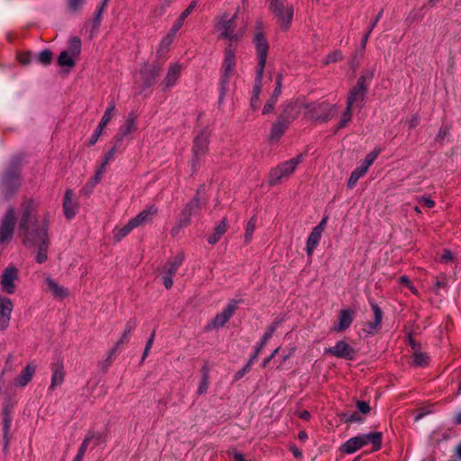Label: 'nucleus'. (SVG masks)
I'll use <instances>...</instances> for the list:
<instances>
[{
  "label": "nucleus",
  "instance_id": "f257e3e1",
  "mask_svg": "<svg viewBox=\"0 0 461 461\" xmlns=\"http://www.w3.org/2000/svg\"><path fill=\"white\" fill-rule=\"evenodd\" d=\"M40 203L29 198L21 203L18 229L23 236V242L27 248H35V261L42 264L48 259L49 249V217L48 212L40 213Z\"/></svg>",
  "mask_w": 461,
  "mask_h": 461
},
{
  "label": "nucleus",
  "instance_id": "f03ea898",
  "mask_svg": "<svg viewBox=\"0 0 461 461\" xmlns=\"http://www.w3.org/2000/svg\"><path fill=\"white\" fill-rule=\"evenodd\" d=\"M236 18V14L231 17L223 14L217 20L214 26L215 32H219V37L228 41L230 45L238 41L244 35L247 29L246 25L237 28L235 24Z\"/></svg>",
  "mask_w": 461,
  "mask_h": 461
},
{
  "label": "nucleus",
  "instance_id": "7ed1b4c3",
  "mask_svg": "<svg viewBox=\"0 0 461 461\" xmlns=\"http://www.w3.org/2000/svg\"><path fill=\"white\" fill-rule=\"evenodd\" d=\"M368 444L373 445V450H379L382 445V433L370 432L350 438L341 446L340 449L346 454H353Z\"/></svg>",
  "mask_w": 461,
  "mask_h": 461
},
{
  "label": "nucleus",
  "instance_id": "20e7f679",
  "mask_svg": "<svg viewBox=\"0 0 461 461\" xmlns=\"http://www.w3.org/2000/svg\"><path fill=\"white\" fill-rule=\"evenodd\" d=\"M269 9L279 26L285 31L288 30L294 18V6L287 0H270Z\"/></svg>",
  "mask_w": 461,
  "mask_h": 461
},
{
  "label": "nucleus",
  "instance_id": "39448f33",
  "mask_svg": "<svg viewBox=\"0 0 461 461\" xmlns=\"http://www.w3.org/2000/svg\"><path fill=\"white\" fill-rule=\"evenodd\" d=\"M303 159V155L300 154L273 167L269 172V185H276L282 180L289 178L290 176L295 171L297 166L302 163Z\"/></svg>",
  "mask_w": 461,
  "mask_h": 461
},
{
  "label": "nucleus",
  "instance_id": "423d86ee",
  "mask_svg": "<svg viewBox=\"0 0 461 461\" xmlns=\"http://www.w3.org/2000/svg\"><path fill=\"white\" fill-rule=\"evenodd\" d=\"M296 116L297 105L292 103L287 104L279 120L274 123L270 133V139L273 140H278L287 129L288 124L294 121Z\"/></svg>",
  "mask_w": 461,
  "mask_h": 461
},
{
  "label": "nucleus",
  "instance_id": "0eeeda50",
  "mask_svg": "<svg viewBox=\"0 0 461 461\" xmlns=\"http://www.w3.org/2000/svg\"><path fill=\"white\" fill-rule=\"evenodd\" d=\"M373 77L374 72L367 71L357 79V85L350 90L348 94L347 99V106L352 108L354 104L362 103L364 101L368 84Z\"/></svg>",
  "mask_w": 461,
  "mask_h": 461
},
{
  "label": "nucleus",
  "instance_id": "6e6552de",
  "mask_svg": "<svg viewBox=\"0 0 461 461\" xmlns=\"http://www.w3.org/2000/svg\"><path fill=\"white\" fill-rule=\"evenodd\" d=\"M210 131L208 130H203L197 134L194 140L193 145V167L199 162L200 158L206 154L209 146Z\"/></svg>",
  "mask_w": 461,
  "mask_h": 461
},
{
  "label": "nucleus",
  "instance_id": "1a4fd4ad",
  "mask_svg": "<svg viewBox=\"0 0 461 461\" xmlns=\"http://www.w3.org/2000/svg\"><path fill=\"white\" fill-rule=\"evenodd\" d=\"M15 226L14 209L9 207L0 223V244L9 241Z\"/></svg>",
  "mask_w": 461,
  "mask_h": 461
},
{
  "label": "nucleus",
  "instance_id": "9d476101",
  "mask_svg": "<svg viewBox=\"0 0 461 461\" xmlns=\"http://www.w3.org/2000/svg\"><path fill=\"white\" fill-rule=\"evenodd\" d=\"M21 185L19 172L16 169L8 170L2 179V192L6 199L10 198Z\"/></svg>",
  "mask_w": 461,
  "mask_h": 461
},
{
  "label": "nucleus",
  "instance_id": "9b49d317",
  "mask_svg": "<svg viewBox=\"0 0 461 461\" xmlns=\"http://www.w3.org/2000/svg\"><path fill=\"white\" fill-rule=\"evenodd\" d=\"M254 41L258 59V68H265L269 45L263 32L258 27L257 28Z\"/></svg>",
  "mask_w": 461,
  "mask_h": 461
},
{
  "label": "nucleus",
  "instance_id": "f8f14e48",
  "mask_svg": "<svg viewBox=\"0 0 461 461\" xmlns=\"http://www.w3.org/2000/svg\"><path fill=\"white\" fill-rule=\"evenodd\" d=\"M238 306V302L235 300L230 301L223 310L216 314L211 321L209 326L212 329H218L222 327L233 315Z\"/></svg>",
  "mask_w": 461,
  "mask_h": 461
},
{
  "label": "nucleus",
  "instance_id": "ddd939ff",
  "mask_svg": "<svg viewBox=\"0 0 461 461\" xmlns=\"http://www.w3.org/2000/svg\"><path fill=\"white\" fill-rule=\"evenodd\" d=\"M201 208V201L198 196H194L188 203L185 204V208L179 216V225L185 227L190 223L191 217L194 215Z\"/></svg>",
  "mask_w": 461,
  "mask_h": 461
},
{
  "label": "nucleus",
  "instance_id": "4468645a",
  "mask_svg": "<svg viewBox=\"0 0 461 461\" xmlns=\"http://www.w3.org/2000/svg\"><path fill=\"white\" fill-rule=\"evenodd\" d=\"M18 278V270L14 267H6L1 278L2 290L6 294H13L15 292V280Z\"/></svg>",
  "mask_w": 461,
  "mask_h": 461
},
{
  "label": "nucleus",
  "instance_id": "2eb2a0df",
  "mask_svg": "<svg viewBox=\"0 0 461 461\" xmlns=\"http://www.w3.org/2000/svg\"><path fill=\"white\" fill-rule=\"evenodd\" d=\"M183 68V64L179 62H173L169 64L163 81L164 89H170L177 84V81L182 75Z\"/></svg>",
  "mask_w": 461,
  "mask_h": 461
},
{
  "label": "nucleus",
  "instance_id": "dca6fc26",
  "mask_svg": "<svg viewBox=\"0 0 461 461\" xmlns=\"http://www.w3.org/2000/svg\"><path fill=\"white\" fill-rule=\"evenodd\" d=\"M326 354L336 357L351 360L354 357V349L344 340L338 341L335 346L325 348Z\"/></svg>",
  "mask_w": 461,
  "mask_h": 461
},
{
  "label": "nucleus",
  "instance_id": "f3484780",
  "mask_svg": "<svg viewBox=\"0 0 461 461\" xmlns=\"http://www.w3.org/2000/svg\"><path fill=\"white\" fill-rule=\"evenodd\" d=\"M158 209L156 205L151 204L141 211L137 216L131 219L132 225L136 228L146 225L151 222L157 215Z\"/></svg>",
  "mask_w": 461,
  "mask_h": 461
},
{
  "label": "nucleus",
  "instance_id": "a211bd4d",
  "mask_svg": "<svg viewBox=\"0 0 461 461\" xmlns=\"http://www.w3.org/2000/svg\"><path fill=\"white\" fill-rule=\"evenodd\" d=\"M14 304L11 299L0 295V330H5L11 319Z\"/></svg>",
  "mask_w": 461,
  "mask_h": 461
},
{
  "label": "nucleus",
  "instance_id": "6ab92c4d",
  "mask_svg": "<svg viewBox=\"0 0 461 461\" xmlns=\"http://www.w3.org/2000/svg\"><path fill=\"white\" fill-rule=\"evenodd\" d=\"M265 68H257L255 84L252 90V95L250 99L251 107L256 110L260 105L259 96L262 90L263 73Z\"/></svg>",
  "mask_w": 461,
  "mask_h": 461
},
{
  "label": "nucleus",
  "instance_id": "aec40b11",
  "mask_svg": "<svg viewBox=\"0 0 461 461\" xmlns=\"http://www.w3.org/2000/svg\"><path fill=\"white\" fill-rule=\"evenodd\" d=\"M51 371L52 376L49 389L54 391L58 386L61 385L64 381L65 373L63 363L60 360L53 362L51 364Z\"/></svg>",
  "mask_w": 461,
  "mask_h": 461
},
{
  "label": "nucleus",
  "instance_id": "412c9836",
  "mask_svg": "<svg viewBox=\"0 0 461 461\" xmlns=\"http://www.w3.org/2000/svg\"><path fill=\"white\" fill-rule=\"evenodd\" d=\"M354 319V312L342 310L339 312L338 323L331 328L332 331L341 332L350 327Z\"/></svg>",
  "mask_w": 461,
  "mask_h": 461
},
{
  "label": "nucleus",
  "instance_id": "4be33fe9",
  "mask_svg": "<svg viewBox=\"0 0 461 461\" xmlns=\"http://www.w3.org/2000/svg\"><path fill=\"white\" fill-rule=\"evenodd\" d=\"M136 327L137 321L135 319H131L126 322L121 337L115 342L113 348L111 350V354H114L122 345L127 344L129 342L131 334L136 329Z\"/></svg>",
  "mask_w": 461,
  "mask_h": 461
},
{
  "label": "nucleus",
  "instance_id": "5701e85b",
  "mask_svg": "<svg viewBox=\"0 0 461 461\" xmlns=\"http://www.w3.org/2000/svg\"><path fill=\"white\" fill-rule=\"evenodd\" d=\"M371 306L375 315L374 321L366 325L364 331L369 335H374L381 327L383 312L377 304L372 303Z\"/></svg>",
  "mask_w": 461,
  "mask_h": 461
},
{
  "label": "nucleus",
  "instance_id": "b1692460",
  "mask_svg": "<svg viewBox=\"0 0 461 461\" xmlns=\"http://www.w3.org/2000/svg\"><path fill=\"white\" fill-rule=\"evenodd\" d=\"M45 281L54 298L62 300L68 295L67 288L59 285L55 279L47 276Z\"/></svg>",
  "mask_w": 461,
  "mask_h": 461
},
{
  "label": "nucleus",
  "instance_id": "393cba45",
  "mask_svg": "<svg viewBox=\"0 0 461 461\" xmlns=\"http://www.w3.org/2000/svg\"><path fill=\"white\" fill-rule=\"evenodd\" d=\"M36 371V366L28 364L15 380V385L24 387L33 377Z\"/></svg>",
  "mask_w": 461,
  "mask_h": 461
},
{
  "label": "nucleus",
  "instance_id": "a878e982",
  "mask_svg": "<svg viewBox=\"0 0 461 461\" xmlns=\"http://www.w3.org/2000/svg\"><path fill=\"white\" fill-rule=\"evenodd\" d=\"M63 211L68 219H72L77 213V205L73 203V192L67 190L63 199Z\"/></svg>",
  "mask_w": 461,
  "mask_h": 461
},
{
  "label": "nucleus",
  "instance_id": "bb28decb",
  "mask_svg": "<svg viewBox=\"0 0 461 461\" xmlns=\"http://www.w3.org/2000/svg\"><path fill=\"white\" fill-rule=\"evenodd\" d=\"M237 60L236 55L233 50L228 48L225 50V57L222 62L221 72H225L227 74H234L236 68Z\"/></svg>",
  "mask_w": 461,
  "mask_h": 461
},
{
  "label": "nucleus",
  "instance_id": "cd10ccee",
  "mask_svg": "<svg viewBox=\"0 0 461 461\" xmlns=\"http://www.w3.org/2000/svg\"><path fill=\"white\" fill-rule=\"evenodd\" d=\"M322 232L312 229V232L308 236L307 241H306V253L308 257H312L313 254V251L317 245L319 244L321 239Z\"/></svg>",
  "mask_w": 461,
  "mask_h": 461
},
{
  "label": "nucleus",
  "instance_id": "c85d7f7f",
  "mask_svg": "<svg viewBox=\"0 0 461 461\" xmlns=\"http://www.w3.org/2000/svg\"><path fill=\"white\" fill-rule=\"evenodd\" d=\"M135 130L136 117L134 116L133 113H131L127 117L124 125L121 127L117 140L121 141L125 136H127Z\"/></svg>",
  "mask_w": 461,
  "mask_h": 461
},
{
  "label": "nucleus",
  "instance_id": "c756f323",
  "mask_svg": "<svg viewBox=\"0 0 461 461\" xmlns=\"http://www.w3.org/2000/svg\"><path fill=\"white\" fill-rule=\"evenodd\" d=\"M227 230V221L223 219L218 226L214 229L213 232L208 237V243L211 245L216 244L221 236Z\"/></svg>",
  "mask_w": 461,
  "mask_h": 461
},
{
  "label": "nucleus",
  "instance_id": "7c9ffc66",
  "mask_svg": "<svg viewBox=\"0 0 461 461\" xmlns=\"http://www.w3.org/2000/svg\"><path fill=\"white\" fill-rule=\"evenodd\" d=\"M176 36L169 32L161 39L158 50L157 54L159 57L164 56L169 50V47L174 42Z\"/></svg>",
  "mask_w": 461,
  "mask_h": 461
},
{
  "label": "nucleus",
  "instance_id": "2f4dec72",
  "mask_svg": "<svg viewBox=\"0 0 461 461\" xmlns=\"http://www.w3.org/2000/svg\"><path fill=\"white\" fill-rule=\"evenodd\" d=\"M184 260V255H177L173 260L169 261L164 267V273L169 276H174L176 273L177 269L181 266Z\"/></svg>",
  "mask_w": 461,
  "mask_h": 461
},
{
  "label": "nucleus",
  "instance_id": "473e14b6",
  "mask_svg": "<svg viewBox=\"0 0 461 461\" xmlns=\"http://www.w3.org/2000/svg\"><path fill=\"white\" fill-rule=\"evenodd\" d=\"M135 227L132 225L131 221L124 225L123 227H115L113 231V240L115 241H121L124 237H126L131 231H132Z\"/></svg>",
  "mask_w": 461,
  "mask_h": 461
},
{
  "label": "nucleus",
  "instance_id": "72a5a7b5",
  "mask_svg": "<svg viewBox=\"0 0 461 461\" xmlns=\"http://www.w3.org/2000/svg\"><path fill=\"white\" fill-rule=\"evenodd\" d=\"M232 74H227L225 72H221V79H220V97H219V103H222L223 99L225 98V95L228 91L230 79L232 77Z\"/></svg>",
  "mask_w": 461,
  "mask_h": 461
},
{
  "label": "nucleus",
  "instance_id": "f704fd0d",
  "mask_svg": "<svg viewBox=\"0 0 461 461\" xmlns=\"http://www.w3.org/2000/svg\"><path fill=\"white\" fill-rule=\"evenodd\" d=\"M367 171L362 167H358L356 169H354L349 176V179L348 181V187L352 189L357 185V181L366 175Z\"/></svg>",
  "mask_w": 461,
  "mask_h": 461
},
{
  "label": "nucleus",
  "instance_id": "c9c22d12",
  "mask_svg": "<svg viewBox=\"0 0 461 461\" xmlns=\"http://www.w3.org/2000/svg\"><path fill=\"white\" fill-rule=\"evenodd\" d=\"M276 330V324H272L271 326H269L267 330L265 331L262 339H260L258 345L257 346L256 349H257V354H259L260 351L262 350V348L267 345V341L272 338V336L274 335L275 331Z\"/></svg>",
  "mask_w": 461,
  "mask_h": 461
},
{
  "label": "nucleus",
  "instance_id": "e433bc0d",
  "mask_svg": "<svg viewBox=\"0 0 461 461\" xmlns=\"http://www.w3.org/2000/svg\"><path fill=\"white\" fill-rule=\"evenodd\" d=\"M75 57L68 50H63L59 57V64L62 67L71 68L75 65Z\"/></svg>",
  "mask_w": 461,
  "mask_h": 461
},
{
  "label": "nucleus",
  "instance_id": "4c0bfd02",
  "mask_svg": "<svg viewBox=\"0 0 461 461\" xmlns=\"http://www.w3.org/2000/svg\"><path fill=\"white\" fill-rule=\"evenodd\" d=\"M115 110V104L114 102H111L108 105V107L106 108L100 122H99V126L102 127L103 129H104V127L109 123V122L111 121L112 119V116H113V113Z\"/></svg>",
  "mask_w": 461,
  "mask_h": 461
},
{
  "label": "nucleus",
  "instance_id": "58836bf2",
  "mask_svg": "<svg viewBox=\"0 0 461 461\" xmlns=\"http://www.w3.org/2000/svg\"><path fill=\"white\" fill-rule=\"evenodd\" d=\"M380 153L381 149H375L373 151L366 155L365 160L363 161L360 167H364L367 171L368 167L374 163V161L376 159Z\"/></svg>",
  "mask_w": 461,
  "mask_h": 461
},
{
  "label": "nucleus",
  "instance_id": "ea45409f",
  "mask_svg": "<svg viewBox=\"0 0 461 461\" xmlns=\"http://www.w3.org/2000/svg\"><path fill=\"white\" fill-rule=\"evenodd\" d=\"M81 50V41L79 38L73 37L70 39L68 43V52L72 53L73 55L77 56L79 54Z\"/></svg>",
  "mask_w": 461,
  "mask_h": 461
},
{
  "label": "nucleus",
  "instance_id": "a19ab883",
  "mask_svg": "<svg viewBox=\"0 0 461 461\" xmlns=\"http://www.w3.org/2000/svg\"><path fill=\"white\" fill-rule=\"evenodd\" d=\"M429 362V357L422 352H415L413 355V364L419 366H424Z\"/></svg>",
  "mask_w": 461,
  "mask_h": 461
},
{
  "label": "nucleus",
  "instance_id": "79ce46f5",
  "mask_svg": "<svg viewBox=\"0 0 461 461\" xmlns=\"http://www.w3.org/2000/svg\"><path fill=\"white\" fill-rule=\"evenodd\" d=\"M90 438H86L84 439V441L81 443L77 456L74 457L73 461H83L84 456L86 454V451L87 449L88 444H89Z\"/></svg>",
  "mask_w": 461,
  "mask_h": 461
},
{
  "label": "nucleus",
  "instance_id": "37998d69",
  "mask_svg": "<svg viewBox=\"0 0 461 461\" xmlns=\"http://www.w3.org/2000/svg\"><path fill=\"white\" fill-rule=\"evenodd\" d=\"M115 152H116L115 147H113L109 151H107V153L104 155V157L103 158L101 165L99 166V167L101 168V171H105V168H106L107 165L109 164V162L112 159H113Z\"/></svg>",
  "mask_w": 461,
  "mask_h": 461
},
{
  "label": "nucleus",
  "instance_id": "c03bdc74",
  "mask_svg": "<svg viewBox=\"0 0 461 461\" xmlns=\"http://www.w3.org/2000/svg\"><path fill=\"white\" fill-rule=\"evenodd\" d=\"M342 58H343L342 52L339 50H336L325 57L324 63L326 65H328V64L339 61V60L342 59Z\"/></svg>",
  "mask_w": 461,
  "mask_h": 461
},
{
  "label": "nucleus",
  "instance_id": "a18cd8bd",
  "mask_svg": "<svg viewBox=\"0 0 461 461\" xmlns=\"http://www.w3.org/2000/svg\"><path fill=\"white\" fill-rule=\"evenodd\" d=\"M352 117V108L347 106L346 110L341 117V120L339 122L338 129L344 128L351 120Z\"/></svg>",
  "mask_w": 461,
  "mask_h": 461
},
{
  "label": "nucleus",
  "instance_id": "49530a36",
  "mask_svg": "<svg viewBox=\"0 0 461 461\" xmlns=\"http://www.w3.org/2000/svg\"><path fill=\"white\" fill-rule=\"evenodd\" d=\"M37 59L41 64L48 65L52 59V53L48 50H44L40 52Z\"/></svg>",
  "mask_w": 461,
  "mask_h": 461
},
{
  "label": "nucleus",
  "instance_id": "de8ad7c7",
  "mask_svg": "<svg viewBox=\"0 0 461 461\" xmlns=\"http://www.w3.org/2000/svg\"><path fill=\"white\" fill-rule=\"evenodd\" d=\"M185 18L181 15L175 21L174 24L172 25L171 29L168 31L170 33L176 36V33L178 31L182 28L185 23Z\"/></svg>",
  "mask_w": 461,
  "mask_h": 461
},
{
  "label": "nucleus",
  "instance_id": "09e8293b",
  "mask_svg": "<svg viewBox=\"0 0 461 461\" xmlns=\"http://www.w3.org/2000/svg\"><path fill=\"white\" fill-rule=\"evenodd\" d=\"M281 93H282V75H278L276 77V87H275L274 92L271 96L274 99L278 100Z\"/></svg>",
  "mask_w": 461,
  "mask_h": 461
},
{
  "label": "nucleus",
  "instance_id": "8fccbe9b",
  "mask_svg": "<svg viewBox=\"0 0 461 461\" xmlns=\"http://www.w3.org/2000/svg\"><path fill=\"white\" fill-rule=\"evenodd\" d=\"M103 131H104V129L98 125L89 139V141H88L89 146H93L97 142L98 139L103 134Z\"/></svg>",
  "mask_w": 461,
  "mask_h": 461
},
{
  "label": "nucleus",
  "instance_id": "3c124183",
  "mask_svg": "<svg viewBox=\"0 0 461 461\" xmlns=\"http://www.w3.org/2000/svg\"><path fill=\"white\" fill-rule=\"evenodd\" d=\"M104 173V171H101L100 167L97 168L95 176L89 180L88 184L90 185L91 187H94L101 181Z\"/></svg>",
  "mask_w": 461,
  "mask_h": 461
},
{
  "label": "nucleus",
  "instance_id": "603ef678",
  "mask_svg": "<svg viewBox=\"0 0 461 461\" xmlns=\"http://www.w3.org/2000/svg\"><path fill=\"white\" fill-rule=\"evenodd\" d=\"M85 0H68V6L71 11H77L83 6Z\"/></svg>",
  "mask_w": 461,
  "mask_h": 461
},
{
  "label": "nucleus",
  "instance_id": "864d4df0",
  "mask_svg": "<svg viewBox=\"0 0 461 461\" xmlns=\"http://www.w3.org/2000/svg\"><path fill=\"white\" fill-rule=\"evenodd\" d=\"M199 3V0H193L187 8L180 14L182 17L186 19V17L194 10V8L197 6Z\"/></svg>",
  "mask_w": 461,
  "mask_h": 461
},
{
  "label": "nucleus",
  "instance_id": "5fc2aeb1",
  "mask_svg": "<svg viewBox=\"0 0 461 461\" xmlns=\"http://www.w3.org/2000/svg\"><path fill=\"white\" fill-rule=\"evenodd\" d=\"M254 230H255V221L253 220H250L248 224H247V228H246V240L247 241H249L251 240V237H252V234L254 232Z\"/></svg>",
  "mask_w": 461,
  "mask_h": 461
},
{
  "label": "nucleus",
  "instance_id": "6e6d98bb",
  "mask_svg": "<svg viewBox=\"0 0 461 461\" xmlns=\"http://www.w3.org/2000/svg\"><path fill=\"white\" fill-rule=\"evenodd\" d=\"M207 389H208V378H207V375H203L202 381L200 383V385L197 389V393L199 394H203L206 393Z\"/></svg>",
  "mask_w": 461,
  "mask_h": 461
},
{
  "label": "nucleus",
  "instance_id": "4d7b16f0",
  "mask_svg": "<svg viewBox=\"0 0 461 461\" xmlns=\"http://www.w3.org/2000/svg\"><path fill=\"white\" fill-rule=\"evenodd\" d=\"M356 405L357 410L363 414H366L370 411V406L365 401H357Z\"/></svg>",
  "mask_w": 461,
  "mask_h": 461
},
{
  "label": "nucleus",
  "instance_id": "13d9d810",
  "mask_svg": "<svg viewBox=\"0 0 461 461\" xmlns=\"http://www.w3.org/2000/svg\"><path fill=\"white\" fill-rule=\"evenodd\" d=\"M419 203H422L428 208H432L435 206V202L429 197L422 196L418 198Z\"/></svg>",
  "mask_w": 461,
  "mask_h": 461
},
{
  "label": "nucleus",
  "instance_id": "bf43d9fd",
  "mask_svg": "<svg viewBox=\"0 0 461 461\" xmlns=\"http://www.w3.org/2000/svg\"><path fill=\"white\" fill-rule=\"evenodd\" d=\"M452 259H453L452 252L448 249H444L442 256H441V261L447 263V262L451 261Z\"/></svg>",
  "mask_w": 461,
  "mask_h": 461
},
{
  "label": "nucleus",
  "instance_id": "052dcab7",
  "mask_svg": "<svg viewBox=\"0 0 461 461\" xmlns=\"http://www.w3.org/2000/svg\"><path fill=\"white\" fill-rule=\"evenodd\" d=\"M163 283L167 289H169L173 285V276L164 273Z\"/></svg>",
  "mask_w": 461,
  "mask_h": 461
},
{
  "label": "nucleus",
  "instance_id": "680f3d73",
  "mask_svg": "<svg viewBox=\"0 0 461 461\" xmlns=\"http://www.w3.org/2000/svg\"><path fill=\"white\" fill-rule=\"evenodd\" d=\"M10 426H11V421L9 419H5V423H4V437L5 438V444L7 445L8 443V438H7V436H8V432H9V429H10Z\"/></svg>",
  "mask_w": 461,
  "mask_h": 461
},
{
  "label": "nucleus",
  "instance_id": "e2e57ef3",
  "mask_svg": "<svg viewBox=\"0 0 461 461\" xmlns=\"http://www.w3.org/2000/svg\"><path fill=\"white\" fill-rule=\"evenodd\" d=\"M229 454L232 455L234 461H247L243 455L236 450H231Z\"/></svg>",
  "mask_w": 461,
  "mask_h": 461
},
{
  "label": "nucleus",
  "instance_id": "0e129e2a",
  "mask_svg": "<svg viewBox=\"0 0 461 461\" xmlns=\"http://www.w3.org/2000/svg\"><path fill=\"white\" fill-rule=\"evenodd\" d=\"M19 61L23 64L27 65L31 62V55L29 53H23L19 55Z\"/></svg>",
  "mask_w": 461,
  "mask_h": 461
},
{
  "label": "nucleus",
  "instance_id": "69168bd1",
  "mask_svg": "<svg viewBox=\"0 0 461 461\" xmlns=\"http://www.w3.org/2000/svg\"><path fill=\"white\" fill-rule=\"evenodd\" d=\"M383 16V10H381L378 14L376 15V17L375 18V20L371 23L370 26H369V32H372V31L374 30V28L376 26L377 23L380 21V19L382 18Z\"/></svg>",
  "mask_w": 461,
  "mask_h": 461
},
{
  "label": "nucleus",
  "instance_id": "338daca9",
  "mask_svg": "<svg viewBox=\"0 0 461 461\" xmlns=\"http://www.w3.org/2000/svg\"><path fill=\"white\" fill-rule=\"evenodd\" d=\"M249 369H250V367H249V366L245 365V366H244L242 369H240V371H238V372L236 373V375H235V380H239V379H240L241 377H243V376H244V375H245L247 372H249Z\"/></svg>",
  "mask_w": 461,
  "mask_h": 461
},
{
  "label": "nucleus",
  "instance_id": "774afa93",
  "mask_svg": "<svg viewBox=\"0 0 461 461\" xmlns=\"http://www.w3.org/2000/svg\"><path fill=\"white\" fill-rule=\"evenodd\" d=\"M400 281L406 285L413 293H416V289L411 285L410 279L406 276H401Z\"/></svg>",
  "mask_w": 461,
  "mask_h": 461
}]
</instances>
